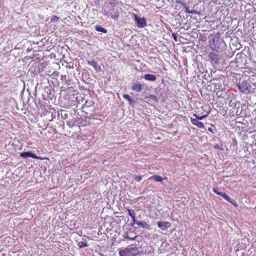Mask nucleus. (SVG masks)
Returning <instances> with one entry per match:
<instances>
[{
  "label": "nucleus",
  "instance_id": "obj_16",
  "mask_svg": "<svg viewBox=\"0 0 256 256\" xmlns=\"http://www.w3.org/2000/svg\"><path fill=\"white\" fill-rule=\"evenodd\" d=\"M95 30L97 31V32H103L104 34H106L107 32V30L102 28L101 26L100 25H96L95 26Z\"/></svg>",
  "mask_w": 256,
  "mask_h": 256
},
{
  "label": "nucleus",
  "instance_id": "obj_4",
  "mask_svg": "<svg viewBox=\"0 0 256 256\" xmlns=\"http://www.w3.org/2000/svg\"><path fill=\"white\" fill-rule=\"evenodd\" d=\"M171 226L170 222H158V227L162 230H166L168 228H170Z\"/></svg>",
  "mask_w": 256,
  "mask_h": 256
},
{
  "label": "nucleus",
  "instance_id": "obj_20",
  "mask_svg": "<svg viewBox=\"0 0 256 256\" xmlns=\"http://www.w3.org/2000/svg\"><path fill=\"white\" fill-rule=\"evenodd\" d=\"M119 13L118 12H115L114 14H112L111 18L114 20H117L119 17Z\"/></svg>",
  "mask_w": 256,
  "mask_h": 256
},
{
  "label": "nucleus",
  "instance_id": "obj_30",
  "mask_svg": "<svg viewBox=\"0 0 256 256\" xmlns=\"http://www.w3.org/2000/svg\"><path fill=\"white\" fill-rule=\"evenodd\" d=\"M104 16H108V15H109V14H108V13H106V11H104Z\"/></svg>",
  "mask_w": 256,
  "mask_h": 256
},
{
  "label": "nucleus",
  "instance_id": "obj_8",
  "mask_svg": "<svg viewBox=\"0 0 256 256\" xmlns=\"http://www.w3.org/2000/svg\"><path fill=\"white\" fill-rule=\"evenodd\" d=\"M88 64L94 67V70L97 72H100L101 71V68L98 65V64L95 61V60H92V61H88Z\"/></svg>",
  "mask_w": 256,
  "mask_h": 256
},
{
  "label": "nucleus",
  "instance_id": "obj_33",
  "mask_svg": "<svg viewBox=\"0 0 256 256\" xmlns=\"http://www.w3.org/2000/svg\"><path fill=\"white\" fill-rule=\"evenodd\" d=\"M208 130H210V131H212V129H211V128H208Z\"/></svg>",
  "mask_w": 256,
  "mask_h": 256
},
{
  "label": "nucleus",
  "instance_id": "obj_28",
  "mask_svg": "<svg viewBox=\"0 0 256 256\" xmlns=\"http://www.w3.org/2000/svg\"><path fill=\"white\" fill-rule=\"evenodd\" d=\"M110 5H112V6H114L116 5V4L114 2H110Z\"/></svg>",
  "mask_w": 256,
  "mask_h": 256
},
{
  "label": "nucleus",
  "instance_id": "obj_32",
  "mask_svg": "<svg viewBox=\"0 0 256 256\" xmlns=\"http://www.w3.org/2000/svg\"><path fill=\"white\" fill-rule=\"evenodd\" d=\"M163 180H167L168 179V178L167 177H164V178H162Z\"/></svg>",
  "mask_w": 256,
  "mask_h": 256
},
{
  "label": "nucleus",
  "instance_id": "obj_19",
  "mask_svg": "<svg viewBox=\"0 0 256 256\" xmlns=\"http://www.w3.org/2000/svg\"><path fill=\"white\" fill-rule=\"evenodd\" d=\"M123 98L125 99V100H127L128 101V102L131 104L132 103V102H133L132 100V98H130V96L128 94H124L123 95Z\"/></svg>",
  "mask_w": 256,
  "mask_h": 256
},
{
  "label": "nucleus",
  "instance_id": "obj_18",
  "mask_svg": "<svg viewBox=\"0 0 256 256\" xmlns=\"http://www.w3.org/2000/svg\"><path fill=\"white\" fill-rule=\"evenodd\" d=\"M77 244L80 248H83L88 246L87 243L84 242H79Z\"/></svg>",
  "mask_w": 256,
  "mask_h": 256
},
{
  "label": "nucleus",
  "instance_id": "obj_6",
  "mask_svg": "<svg viewBox=\"0 0 256 256\" xmlns=\"http://www.w3.org/2000/svg\"><path fill=\"white\" fill-rule=\"evenodd\" d=\"M190 120L191 122L194 125L198 126V128H204V124L202 122L198 121V120L197 118H193L191 117L190 118Z\"/></svg>",
  "mask_w": 256,
  "mask_h": 256
},
{
  "label": "nucleus",
  "instance_id": "obj_15",
  "mask_svg": "<svg viewBox=\"0 0 256 256\" xmlns=\"http://www.w3.org/2000/svg\"><path fill=\"white\" fill-rule=\"evenodd\" d=\"M128 215L132 218L133 223L132 226H134V224L136 223V213L134 210H131L130 209H128Z\"/></svg>",
  "mask_w": 256,
  "mask_h": 256
},
{
  "label": "nucleus",
  "instance_id": "obj_2",
  "mask_svg": "<svg viewBox=\"0 0 256 256\" xmlns=\"http://www.w3.org/2000/svg\"><path fill=\"white\" fill-rule=\"evenodd\" d=\"M212 191L218 195L222 196L225 200L230 202L236 208L238 206L237 203L231 198H230L226 193L224 192H218L216 188H213Z\"/></svg>",
  "mask_w": 256,
  "mask_h": 256
},
{
  "label": "nucleus",
  "instance_id": "obj_11",
  "mask_svg": "<svg viewBox=\"0 0 256 256\" xmlns=\"http://www.w3.org/2000/svg\"><path fill=\"white\" fill-rule=\"evenodd\" d=\"M136 224L140 227L146 228L147 230H150L151 228L150 225L148 224L146 222L138 221L136 222Z\"/></svg>",
  "mask_w": 256,
  "mask_h": 256
},
{
  "label": "nucleus",
  "instance_id": "obj_21",
  "mask_svg": "<svg viewBox=\"0 0 256 256\" xmlns=\"http://www.w3.org/2000/svg\"><path fill=\"white\" fill-rule=\"evenodd\" d=\"M59 18L56 16H52L50 19L51 22H57L59 20Z\"/></svg>",
  "mask_w": 256,
  "mask_h": 256
},
{
  "label": "nucleus",
  "instance_id": "obj_25",
  "mask_svg": "<svg viewBox=\"0 0 256 256\" xmlns=\"http://www.w3.org/2000/svg\"><path fill=\"white\" fill-rule=\"evenodd\" d=\"M186 12L191 14L195 13L193 10H190L188 8H186Z\"/></svg>",
  "mask_w": 256,
  "mask_h": 256
},
{
  "label": "nucleus",
  "instance_id": "obj_29",
  "mask_svg": "<svg viewBox=\"0 0 256 256\" xmlns=\"http://www.w3.org/2000/svg\"><path fill=\"white\" fill-rule=\"evenodd\" d=\"M61 77H62V79H63V78H64V79H66V75H64V76H63V75H62V76H61Z\"/></svg>",
  "mask_w": 256,
  "mask_h": 256
},
{
  "label": "nucleus",
  "instance_id": "obj_22",
  "mask_svg": "<svg viewBox=\"0 0 256 256\" xmlns=\"http://www.w3.org/2000/svg\"><path fill=\"white\" fill-rule=\"evenodd\" d=\"M145 98L146 99L150 98L151 100H152L155 102H158V100H157L156 96H155L154 95H152V94L150 95L149 96H146L145 97Z\"/></svg>",
  "mask_w": 256,
  "mask_h": 256
},
{
  "label": "nucleus",
  "instance_id": "obj_10",
  "mask_svg": "<svg viewBox=\"0 0 256 256\" xmlns=\"http://www.w3.org/2000/svg\"><path fill=\"white\" fill-rule=\"evenodd\" d=\"M132 90L136 92H140L142 90V86L140 82L134 83L132 86Z\"/></svg>",
  "mask_w": 256,
  "mask_h": 256
},
{
  "label": "nucleus",
  "instance_id": "obj_9",
  "mask_svg": "<svg viewBox=\"0 0 256 256\" xmlns=\"http://www.w3.org/2000/svg\"><path fill=\"white\" fill-rule=\"evenodd\" d=\"M208 58L215 63H217L220 60L219 56L213 52H211L208 54Z\"/></svg>",
  "mask_w": 256,
  "mask_h": 256
},
{
  "label": "nucleus",
  "instance_id": "obj_31",
  "mask_svg": "<svg viewBox=\"0 0 256 256\" xmlns=\"http://www.w3.org/2000/svg\"><path fill=\"white\" fill-rule=\"evenodd\" d=\"M100 256H107L104 254H100Z\"/></svg>",
  "mask_w": 256,
  "mask_h": 256
},
{
  "label": "nucleus",
  "instance_id": "obj_12",
  "mask_svg": "<svg viewBox=\"0 0 256 256\" xmlns=\"http://www.w3.org/2000/svg\"><path fill=\"white\" fill-rule=\"evenodd\" d=\"M144 78L146 80L149 81H154L156 78L155 75L150 74H144Z\"/></svg>",
  "mask_w": 256,
  "mask_h": 256
},
{
  "label": "nucleus",
  "instance_id": "obj_14",
  "mask_svg": "<svg viewBox=\"0 0 256 256\" xmlns=\"http://www.w3.org/2000/svg\"><path fill=\"white\" fill-rule=\"evenodd\" d=\"M128 215L132 218L133 223L132 226H134V224L136 223V213L134 210H131L130 209H128Z\"/></svg>",
  "mask_w": 256,
  "mask_h": 256
},
{
  "label": "nucleus",
  "instance_id": "obj_5",
  "mask_svg": "<svg viewBox=\"0 0 256 256\" xmlns=\"http://www.w3.org/2000/svg\"><path fill=\"white\" fill-rule=\"evenodd\" d=\"M250 86L248 83L246 82H242L241 84L238 85L239 90L242 92H246V91L249 90Z\"/></svg>",
  "mask_w": 256,
  "mask_h": 256
},
{
  "label": "nucleus",
  "instance_id": "obj_3",
  "mask_svg": "<svg viewBox=\"0 0 256 256\" xmlns=\"http://www.w3.org/2000/svg\"><path fill=\"white\" fill-rule=\"evenodd\" d=\"M134 19L136 20V24L138 28H142L145 27L146 26V19L144 18H140L138 16L134 14Z\"/></svg>",
  "mask_w": 256,
  "mask_h": 256
},
{
  "label": "nucleus",
  "instance_id": "obj_27",
  "mask_svg": "<svg viewBox=\"0 0 256 256\" xmlns=\"http://www.w3.org/2000/svg\"><path fill=\"white\" fill-rule=\"evenodd\" d=\"M136 237V236H135L134 238H132V237H130V236H128L127 238L130 240H134Z\"/></svg>",
  "mask_w": 256,
  "mask_h": 256
},
{
  "label": "nucleus",
  "instance_id": "obj_17",
  "mask_svg": "<svg viewBox=\"0 0 256 256\" xmlns=\"http://www.w3.org/2000/svg\"><path fill=\"white\" fill-rule=\"evenodd\" d=\"M210 114V112H208L206 114L202 116H198L196 114H193V116L195 117L196 118H197L198 120H202L204 118H206L207 117V116Z\"/></svg>",
  "mask_w": 256,
  "mask_h": 256
},
{
  "label": "nucleus",
  "instance_id": "obj_1",
  "mask_svg": "<svg viewBox=\"0 0 256 256\" xmlns=\"http://www.w3.org/2000/svg\"><path fill=\"white\" fill-rule=\"evenodd\" d=\"M138 248L134 244L128 246L123 249L118 250L120 256H136L138 254Z\"/></svg>",
  "mask_w": 256,
  "mask_h": 256
},
{
  "label": "nucleus",
  "instance_id": "obj_24",
  "mask_svg": "<svg viewBox=\"0 0 256 256\" xmlns=\"http://www.w3.org/2000/svg\"><path fill=\"white\" fill-rule=\"evenodd\" d=\"M74 123H75V122H72H72H70V121H68V122H67V124H68V126H70V127H71V126H74Z\"/></svg>",
  "mask_w": 256,
  "mask_h": 256
},
{
  "label": "nucleus",
  "instance_id": "obj_13",
  "mask_svg": "<svg viewBox=\"0 0 256 256\" xmlns=\"http://www.w3.org/2000/svg\"><path fill=\"white\" fill-rule=\"evenodd\" d=\"M148 180H153L156 182H159L160 183L162 182V180H163L162 178L159 175H154V176H152L148 178Z\"/></svg>",
  "mask_w": 256,
  "mask_h": 256
},
{
  "label": "nucleus",
  "instance_id": "obj_26",
  "mask_svg": "<svg viewBox=\"0 0 256 256\" xmlns=\"http://www.w3.org/2000/svg\"><path fill=\"white\" fill-rule=\"evenodd\" d=\"M172 36H173V38H174V40L176 41V40H176V38H177L176 34H175V33L172 34Z\"/></svg>",
  "mask_w": 256,
  "mask_h": 256
},
{
  "label": "nucleus",
  "instance_id": "obj_7",
  "mask_svg": "<svg viewBox=\"0 0 256 256\" xmlns=\"http://www.w3.org/2000/svg\"><path fill=\"white\" fill-rule=\"evenodd\" d=\"M20 156L24 158L30 157L33 158H38V157L36 155V154L31 151L22 152L20 154Z\"/></svg>",
  "mask_w": 256,
  "mask_h": 256
},
{
  "label": "nucleus",
  "instance_id": "obj_23",
  "mask_svg": "<svg viewBox=\"0 0 256 256\" xmlns=\"http://www.w3.org/2000/svg\"><path fill=\"white\" fill-rule=\"evenodd\" d=\"M142 176L135 175L134 176V180L137 182H140L142 180Z\"/></svg>",
  "mask_w": 256,
  "mask_h": 256
}]
</instances>
